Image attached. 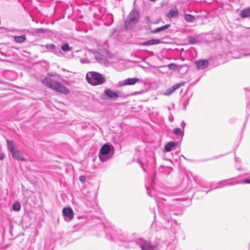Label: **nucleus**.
<instances>
[{
    "instance_id": "f257e3e1",
    "label": "nucleus",
    "mask_w": 250,
    "mask_h": 250,
    "mask_svg": "<svg viewBox=\"0 0 250 250\" xmlns=\"http://www.w3.org/2000/svg\"><path fill=\"white\" fill-rule=\"evenodd\" d=\"M157 204L160 215L166 222H169L172 220V215L181 216L183 214L181 206L167 204L166 199L157 201Z\"/></svg>"
},
{
    "instance_id": "f03ea898",
    "label": "nucleus",
    "mask_w": 250,
    "mask_h": 250,
    "mask_svg": "<svg viewBox=\"0 0 250 250\" xmlns=\"http://www.w3.org/2000/svg\"><path fill=\"white\" fill-rule=\"evenodd\" d=\"M106 238L115 242H128L130 238L128 234L120 229L111 228L108 233H106Z\"/></svg>"
},
{
    "instance_id": "7ed1b4c3",
    "label": "nucleus",
    "mask_w": 250,
    "mask_h": 250,
    "mask_svg": "<svg viewBox=\"0 0 250 250\" xmlns=\"http://www.w3.org/2000/svg\"><path fill=\"white\" fill-rule=\"evenodd\" d=\"M42 83L44 85L59 93L64 94H67L69 93V90L67 87L51 78H44L42 80Z\"/></svg>"
},
{
    "instance_id": "20e7f679",
    "label": "nucleus",
    "mask_w": 250,
    "mask_h": 250,
    "mask_svg": "<svg viewBox=\"0 0 250 250\" xmlns=\"http://www.w3.org/2000/svg\"><path fill=\"white\" fill-rule=\"evenodd\" d=\"M114 154V146L109 143H106L101 147L99 153V157L101 162L104 163L111 159Z\"/></svg>"
},
{
    "instance_id": "39448f33",
    "label": "nucleus",
    "mask_w": 250,
    "mask_h": 250,
    "mask_svg": "<svg viewBox=\"0 0 250 250\" xmlns=\"http://www.w3.org/2000/svg\"><path fill=\"white\" fill-rule=\"evenodd\" d=\"M87 82L92 85H98L104 83L105 78L101 73L96 71H90L86 73Z\"/></svg>"
},
{
    "instance_id": "423d86ee",
    "label": "nucleus",
    "mask_w": 250,
    "mask_h": 250,
    "mask_svg": "<svg viewBox=\"0 0 250 250\" xmlns=\"http://www.w3.org/2000/svg\"><path fill=\"white\" fill-rule=\"evenodd\" d=\"M139 20V12L137 9H133L130 12L125 21V29L129 30L133 28L138 23Z\"/></svg>"
},
{
    "instance_id": "0eeeda50",
    "label": "nucleus",
    "mask_w": 250,
    "mask_h": 250,
    "mask_svg": "<svg viewBox=\"0 0 250 250\" xmlns=\"http://www.w3.org/2000/svg\"><path fill=\"white\" fill-rule=\"evenodd\" d=\"M6 143L7 145V149L10 152L12 157L17 160L24 161L25 158L21 151L15 148L14 145V142L12 140H6Z\"/></svg>"
},
{
    "instance_id": "6e6552de",
    "label": "nucleus",
    "mask_w": 250,
    "mask_h": 250,
    "mask_svg": "<svg viewBox=\"0 0 250 250\" xmlns=\"http://www.w3.org/2000/svg\"><path fill=\"white\" fill-rule=\"evenodd\" d=\"M135 242L142 250H155V246L154 245L143 238L137 239Z\"/></svg>"
},
{
    "instance_id": "1a4fd4ad",
    "label": "nucleus",
    "mask_w": 250,
    "mask_h": 250,
    "mask_svg": "<svg viewBox=\"0 0 250 250\" xmlns=\"http://www.w3.org/2000/svg\"><path fill=\"white\" fill-rule=\"evenodd\" d=\"M104 94L110 100H116L119 97H123L121 92L119 91L115 92L109 88L106 89L104 91Z\"/></svg>"
},
{
    "instance_id": "9d476101",
    "label": "nucleus",
    "mask_w": 250,
    "mask_h": 250,
    "mask_svg": "<svg viewBox=\"0 0 250 250\" xmlns=\"http://www.w3.org/2000/svg\"><path fill=\"white\" fill-rule=\"evenodd\" d=\"M74 211L70 207H65L62 209V214L66 222L71 221L74 217Z\"/></svg>"
},
{
    "instance_id": "9b49d317",
    "label": "nucleus",
    "mask_w": 250,
    "mask_h": 250,
    "mask_svg": "<svg viewBox=\"0 0 250 250\" xmlns=\"http://www.w3.org/2000/svg\"><path fill=\"white\" fill-rule=\"evenodd\" d=\"M238 181L229 182L228 180H222L217 183H215L216 186H215L214 188H212L211 189L221 188L226 186H233L238 184Z\"/></svg>"
},
{
    "instance_id": "f8f14e48",
    "label": "nucleus",
    "mask_w": 250,
    "mask_h": 250,
    "mask_svg": "<svg viewBox=\"0 0 250 250\" xmlns=\"http://www.w3.org/2000/svg\"><path fill=\"white\" fill-rule=\"evenodd\" d=\"M194 63L198 70L204 69L207 68L209 65L208 61L205 59L196 60Z\"/></svg>"
},
{
    "instance_id": "ddd939ff",
    "label": "nucleus",
    "mask_w": 250,
    "mask_h": 250,
    "mask_svg": "<svg viewBox=\"0 0 250 250\" xmlns=\"http://www.w3.org/2000/svg\"><path fill=\"white\" fill-rule=\"evenodd\" d=\"M162 42V41L160 39H152L145 42H139L138 44L141 46H150L152 45L160 44Z\"/></svg>"
},
{
    "instance_id": "4468645a",
    "label": "nucleus",
    "mask_w": 250,
    "mask_h": 250,
    "mask_svg": "<svg viewBox=\"0 0 250 250\" xmlns=\"http://www.w3.org/2000/svg\"><path fill=\"white\" fill-rule=\"evenodd\" d=\"M140 81V79L137 78H127L123 82H120V85L124 86L126 85H133L135 84L136 83Z\"/></svg>"
},
{
    "instance_id": "2eb2a0df",
    "label": "nucleus",
    "mask_w": 250,
    "mask_h": 250,
    "mask_svg": "<svg viewBox=\"0 0 250 250\" xmlns=\"http://www.w3.org/2000/svg\"><path fill=\"white\" fill-rule=\"evenodd\" d=\"M170 26H171V25L170 24H165L162 26L156 28L153 30L151 29L150 27H148L147 29L148 30H150V33H151L152 34H157L158 33L161 32L162 31H163L168 29V28H169L170 27Z\"/></svg>"
},
{
    "instance_id": "dca6fc26",
    "label": "nucleus",
    "mask_w": 250,
    "mask_h": 250,
    "mask_svg": "<svg viewBox=\"0 0 250 250\" xmlns=\"http://www.w3.org/2000/svg\"><path fill=\"white\" fill-rule=\"evenodd\" d=\"M179 144L178 141H171L168 142L165 146V150L166 152H169L173 149Z\"/></svg>"
},
{
    "instance_id": "f3484780",
    "label": "nucleus",
    "mask_w": 250,
    "mask_h": 250,
    "mask_svg": "<svg viewBox=\"0 0 250 250\" xmlns=\"http://www.w3.org/2000/svg\"><path fill=\"white\" fill-rule=\"evenodd\" d=\"M85 203L87 207L93 208L96 204L95 197L94 196H90V197L86 196Z\"/></svg>"
},
{
    "instance_id": "a211bd4d",
    "label": "nucleus",
    "mask_w": 250,
    "mask_h": 250,
    "mask_svg": "<svg viewBox=\"0 0 250 250\" xmlns=\"http://www.w3.org/2000/svg\"><path fill=\"white\" fill-rule=\"evenodd\" d=\"M95 59L101 64H105L106 63L107 60L105 56L99 52H97L95 55Z\"/></svg>"
},
{
    "instance_id": "6ab92c4d",
    "label": "nucleus",
    "mask_w": 250,
    "mask_h": 250,
    "mask_svg": "<svg viewBox=\"0 0 250 250\" xmlns=\"http://www.w3.org/2000/svg\"><path fill=\"white\" fill-rule=\"evenodd\" d=\"M240 16L242 18L245 19L250 17V7L246 8L241 11Z\"/></svg>"
},
{
    "instance_id": "aec40b11",
    "label": "nucleus",
    "mask_w": 250,
    "mask_h": 250,
    "mask_svg": "<svg viewBox=\"0 0 250 250\" xmlns=\"http://www.w3.org/2000/svg\"><path fill=\"white\" fill-rule=\"evenodd\" d=\"M173 133L174 135L180 136L182 140L184 135V130L180 128L176 127L173 130Z\"/></svg>"
},
{
    "instance_id": "412c9836",
    "label": "nucleus",
    "mask_w": 250,
    "mask_h": 250,
    "mask_svg": "<svg viewBox=\"0 0 250 250\" xmlns=\"http://www.w3.org/2000/svg\"><path fill=\"white\" fill-rule=\"evenodd\" d=\"M14 41L17 43H22L26 40V35L14 36Z\"/></svg>"
},
{
    "instance_id": "4be33fe9",
    "label": "nucleus",
    "mask_w": 250,
    "mask_h": 250,
    "mask_svg": "<svg viewBox=\"0 0 250 250\" xmlns=\"http://www.w3.org/2000/svg\"><path fill=\"white\" fill-rule=\"evenodd\" d=\"M178 12L177 10L170 9L167 14V16L169 18H173L177 17Z\"/></svg>"
},
{
    "instance_id": "5701e85b",
    "label": "nucleus",
    "mask_w": 250,
    "mask_h": 250,
    "mask_svg": "<svg viewBox=\"0 0 250 250\" xmlns=\"http://www.w3.org/2000/svg\"><path fill=\"white\" fill-rule=\"evenodd\" d=\"M247 107L250 109V90L245 88Z\"/></svg>"
},
{
    "instance_id": "b1692460",
    "label": "nucleus",
    "mask_w": 250,
    "mask_h": 250,
    "mask_svg": "<svg viewBox=\"0 0 250 250\" xmlns=\"http://www.w3.org/2000/svg\"><path fill=\"white\" fill-rule=\"evenodd\" d=\"M21 208V205L19 201H16L12 205V209L15 211H19Z\"/></svg>"
},
{
    "instance_id": "393cba45",
    "label": "nucleus",
    "mask_w": 250,
    "mask_h": 250,
    "mask_svg": "<svg viewBox=\"0 0 250 250\" xmlns=\"http://www.w3.org/2000/svg\"><path fill=\"white\" fill-rule=\"evenodd\" d=\"M184 18L187 22H192L195 20V17L190 14H185Z\"/></svg>"
},
{
    "instance_id": "a878e982",
    "label": "nucleus",
    "mask_w": 250,
    "mask_h": 250,
    "mask_svg": "<svg viewBox=\"0 0 250 250\" xmlns=\"http://www.w3.org/2000/svg\"><path fill=\"white\" fill-rule=\"evenodd\" d=\"M61 49L64 52H67L68 51H71L72 49V47H70L68 43H65L62 44L61 46Z\"/></svg>"
},
{
    "instance_id": "bb28decb",
    "label": "nucleus",
    "mask_w": 250,
    "mask_h": 250,
    "mask_svg": "<svg viewBox=\"0 0 250 250\" xmlns=\"http://www.w3.org/2000/svg\"><path fill=\"white\" fill-rule=\"evenodd\" d=\"M185 84L184 82L180 83H176L172 86L170 88L172 89V90L174 92L175 90L180 88V87L182 85H184Z\"/></svg>"
},
{
    "instance_id": "cd10ccee",
    "label": "nucleus",
    "mask_w": 250,
    "mask_h": 250,
    "mask_svg": "<svg viewBox=\"0 0 250 250\" xmlns=\"http://www.w3.org/2000/svg\"><path fill=\"white\" fill-rule=\"evenodd\" d=\"M52 53L56 54L58 56H61L62 54L60 48L59 47H56V46L53 50Z\"/></svg>"
},
{
    "instance_id": "c85d7f7f",
    "label": "nucleus",
    "mask_w": 250,
    "mask_h": 250,
    "mask_svg": "<svg viewBox=\"0 0 250 250\" xmlns=\"http://www.w3.org/2000/svg\"><path fill=\"white\" fill-rule=\"evenodd\" d=\"M45 47L47 48V50H49L50 51L52 52L54 50L55 45L54 44L51 43V44H47L45 45Z\"/></svg>"
},
{
    "instance_id": "c756f323",
    "label": "nucleus",
    "mask_w": 250,
    "mask_h": 250,
    "mask_svg": "<svg viewBox=\"0 0 250 250\" xmlns=\"http://www.w3.org/2000/svg\"><path fill=\"white\" fill-rule=\"evenodd\" d=\"M174 91L172 90V89L170 87L167 88L164 93V95L166 96H168L171 94H172Z\"/></svg>"
},
{
    "instance_id": "7c9ffc66",
    "label": "nucleus",
    "mask_w": 250,
    "mask_h": 250,
    "mask_svg": "<svg viewBox=\"0 0 250 250\" xmlns=\"http://www.w3.org/2000/svg\"><path fill=\"white\" fill-rule=\"evenodd\" d=\"M45 30L43 28H38L34 29V33L36 34H43Z\"/></svg>"
},
{
    "instance_id": "2f4dec72",
    "label": "nucleus",
    "mask_w": 250,
    "mask_h": 250,
    "mask_svg": "<svg viewBox=\"0 0 250 250\" xmlns=\"http://www.w3.org/2000/svg\"><path fill=\"white\" fill-rule=\"evenodd\" d=\"M189 41L190 43L192 44H195L197 42L196 39L193 37H189Z\"/></svg>"
},
{
    "instance_id": "473e14b6",
    "label": "nucleus",
    "mask_w": 250,
    "mask_h": 250,
    "mask_svg": "<svg viewBox=\"0 0 250 250\" xmlns=\"http://www.w3.org/2000/svg\"><path fill=\"white\" fill-rule=\"evenodd\" d=\"M238 184L240 183H246V184H250V178H246L244 180H241L240 181H238Z\"/></svg>"
},
{
    "instance_id": "72a5a7b5",
    "label": "nucleus",
    "mask_w": 250,
    "mask_h": 250,
    "mask_svg": "<svg viewBox=\"0 0 250 250\" xmlns=\"http://www.w3.org/2000/svg\"><path fill=\"white\" fill-rule=\"evenodd\" d=\"M215 186H216V185H215V183L214 184V183H210L209 185V188H210L209 190H207L206 191H203L204 192H205L206 194L208 193L210 191L212 190V189H211V188H214Z\"/></svg>"
},
{
    "instance_id": "f704fd0d",
    "label": "nucleus",
    "mask_w": 250,
    "mask_h": 250,
    "mask_svg": "<svg viewBox=\"0 0 250 250\" xmlns=\"http://www.w3.org/2000/svg\"><path fill=\"white\" fill-rule=\"evenodd\" d=\"M79 180L82 183H84L85 181V177L83 175H81L79 177Z\"/></svg>"
},
{
    "instance_id": "c9c22d12",
    "label": "nucleus",
    "mask_w": 250,
    "mask_h": 250,
    "mask_svg": "<svg viewBox=\"0 0 250 250\" xmlns=\"http://www.w3.org/2000/svg\"><path fill=\"white\" fill-rule=\"evenodd\" d=\"M186 123L184 121H182V122L181 123V126L182 127L183 130H184V128L186 127Z\"/></svg>"
},
{
    "instance_id": "e433bc0d",
    "label": "nucleus",
    "mask_w": 250,
    "mask_h": 250,
    "mask_svg": "<svg viewBox=\"0 0 250 250\" xmlns=\"http://www.w3.org/2000/svg\"><path fill=\"white\" fill-rule=\"evenodd\" d=\"M146 190H147V195H148V196H152V195H151V194H150V191H149V190L148 188V187H147V186H146Z\"/></svg>"
},
{
    "instance_id": "4c0bfd02",
    "label": "nucleus",
    "mask_w": 250,
    "mask_h": 250,
    "mask_svg": "<svg viewBox=\"0 0 250 250\" xmlns=\"http://www.w3.org/2000/svg\"><path fill=\"white\" fill-rule=\"evenodd\" d=\"M166 250H174V248L171 246H167Z\"/></svg>"
},
{
    "instance_id": "58836bf2",
    "label": "nucleus",
    "mask_w": 250,
    "mask_h": 250,
    "mask_svg": "<svg viewBox=\"0 0 250 250\" xmlns=\"http://www.w3.org/2000/svg\"><path fill=\"white\" fill-rule=\"evenodd\" d=\"M168 119L170 122H172L174 120V117L172 115H171L169 117Z\"/></svg>"
},
{
    "instance_id": "ea45409f",
    "label": "nucleus",
    "mask_w": 250,
    "mask_h": 250,
    "mask_svg": "<svg viewBox=\"0 0 250 250\" xmlns=\"http://www.w3.org/2000/svg\"><path fill=\"white\" fill-rule=\"evenodd\" d=\"M4 154L2 153H0V160H2L4 158Z\"/></svg>"
},
{
    "instance_id": "a19ab883",
    "label": "nucleus",
    "mask_w": 250,
    "mask_h": 250,
    "mask_svg": "<svg viewBox=\"0 0 250 250\" xmlns=\"http://www.w3.org/2000/svg\"><path fill=\"white\" fill-rule=\"evenodd\" d=\"M224 156V155H219V156H215V157H214V159H217V158H219V157H222V156Z\"/></svg>"
},
{
    "instance_id": "79ce46f5",
    "label": "nucleus",
    "mask_w": 250,
    "mask_h": 250,
    "mask_svg": "<svg viewBox=\"0 0 250 250\" xmlns=\"http://www.w3.org/2000/svg\"><path fill=\"white\" fill-rule=\"evenodd\" d=\"M32 21H35L36 23H38L39 21L38 20H35L34 19L32 18Z\"/></svg>"
},
{
    "instance_id": "37998d69",
    "label": "nucleus",
    "mask_w": 250,
    "mask_h": 250,
    "mask_svg": "<svg viewBox=\"0 0 250 250\" xmlns=\"http://www.w3.org/2000/svg\"><path fill=\"white\" fill-rule=\"evenodd\" d=\"M172 65H175V64H174V63H170V64H169V67L170 68H171V66H172Z\"/></svg>"
},
{
    "instance_id": "c03bdc74",
    "label": "nucleus",
    "mask_w": 250,
    "mask_h": 250,
    "mask_svg": "<svg viewBox=\"0 0 250 250\" xmlns=\"http://www.w3.org/2000/svg\"><path fill=\"white\" fill-rule=\"evenodd\" d=\"M146 20L147 21H150V18H149V17H146Z\"/></svg>"
},
{
    "instance_id": "a18cd8bd",
    "label": "nucleus",
    "mask_w": 250,
    "mask_h": 250,
    "mask_svg": "<svg viewBox=\"0 0 250 250\" xmlns=\"http://www.w3.org/2000/svg\"><path fill=\"white\" fill-rule=\"evenodd\" d=\"M159 20H158V21H156L154 22V23H155V24H157V23H159Z\"/></svg>"
},
{
    "instance_id": "49530a36",
    "label": "nucleus",
    "mask_w": 250,
    "mask_h": 250,
    "mask_svg": "<svg viewBox=\"0 0 250 250\" xmlns=\"http://www.w3.org/2000/svg\"><path fill=\"white\" fill-rule=\"evenodd\" d=\"M48 75L50 76H53V75H52V74L48 73Z\"/></svg>"
},
{
    "instance_id": "de8ad7c7",
    "label": "nucleus",
    "mask_w": 250,
    "mask_h": 250,
    "mask_svg": "<svg viewBox=\"0 0 250 250\" xmlns=\"http://www.w3.org/2000/svg\"><path fill=\"white\" fill-rule=\"evenodd\" d=\"M81 217H81V216H79V217H78V218H79V219H80V218H81Z\"/></svg>"
},
{
    "instance_id": "09e8293b",
    "label": "nucleus",
    "mask_w": 250,
    "mask_h": 250,
    "mask_svg": "<svg viewBox=\"0 0 250 250\" xmlns=\"http://www.w3.org/2000/svg\"><path fill=\"white\" fill-rule=\"evenodd\" d=\"M248 55L250 56V53L248 54Z\"/></svg>"
}]
</instances>
